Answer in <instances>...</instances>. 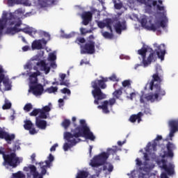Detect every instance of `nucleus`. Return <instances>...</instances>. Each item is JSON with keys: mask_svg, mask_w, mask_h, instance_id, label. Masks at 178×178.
Listing matches in <instances>:
<instances>
[{"mask_svg": "<svg viewBox=\"0 0 178 178\" xmlns=\"http://www.w3.org/2000/svg\"><path fill=\"white\" fill-rule=\"evenodd\" d=\"M10 26H14V27H8L6 31V34H10V35H15L16 33H19L20 29L17 27L22 26V20L19 19L17 16L13 13H3L1 19H0V39L3 33V29L6 26V24Z\"/></svg>", "mask_w": 178, "mask_h": 178, "instance_id": "f257e3e1", "label": "nucleus"}, {"mask_svg": "<svg viewBox=\"0 0 178 178\" xmlns=\"http://www.w3.org/2000/svg\"><path fill=\"white\" fill-rule=\"evenodd\" d=\"M154 47L156 48L154 51L149 54V56L147 58V49L145 47L138 51V55H141L143 58V64L145 67H147L149 65H151L152 62H155L157 58L163 60L165 59V55L166 54V46L165 44H161L158 46V44H154Z\"/></svg>", "mask_w": 178, "mask_h": 178, "instance_id": "f03ea898", "label": "nucleus"}, {"mask_svg": "<svg viewBox=\"0 0 178 178\" xmlns=\"http://www.w3.org/2000/svg\"><path fill=\"white\" fill-rule=\"evenodd\" d=\"M119 151L118 146H114L112 148L107 149V153L105 152H102L97 156H95L90 161V165L93 168L97 176L101 175L102 172V168L99 166L104 165L107 159L109 158L110 155H115V154Z\"/></svg>", "mask_w": 178, "mask_h": 178, "instance_id": "7ed1b4c3", "label": "nucleus"}, {"mask_svg": "<svg viewBox=\"0 0 178 178\" xmlns=\"http://www.w3.org/2000/svg\"><path fill=\"white\" fill-rule=\"evenodd\" d=\"M74 134L72 132H65L64 134V138L67 141V143H64L63 145V149L64 151H68L69 148H72V147H74L76 144L78 143H80L81 141V139H80V136H83V134L80 132V131H78V129H76Z\"/></svg>", "mask_w": 178, "mask_h": 178, "instance_id": "20e7f679", "label": "nucleus"}, {"mask_svg": "<svg viewBox=\"0 0 178 178\" xmlns=\"http://www.w3.org/2000/svg\"><path fill=\"white\" fill-rule=\"evenodd\" d=\"M80 124L81 126L76 127L75 129H72L71 133L74 134L76 133V130L79 131L81 134H82V136L80 137H85L87 140H90V141H95V136H94V134L90 130V127L87 126V124H86L85 120H80Z\"/></svg>", "mask_w": 178, "mask_h": 178, "instance_id": "39448f33", "label": "nucleus"}, {"mask_svg": "<svg viewBox=\"0 0 178 178\" xmlns=\"http://www.w3.org/2000/svg\"><path fill=\"white\" fill-rule=\"evenodd\" d=\"M20 158L17 156L16 153L10 152V153H7L6 156L3 159V166H10L13 168H17L19 165H20Z\"/></svg>", "mask_w": 178, "mask_h": 178, "instance_id": "423d86ee", "label": "nucleus"}, {"mask_svg": "<svg viewBox=\"0 0 178 178\" xmlns=\"http://www.w3.org/2000/svg\"><path fill=\"white\" fill-rule=\"evenodd\" d=\"M147 23H148V20L146 17H143L140 19L142 27H145V29H147V30H149V31H156V30H159L161 27H162V29H165V27H166V22L165 19L155 21L154 23L151 24L150 26L147 25Z\"/></svg>", "mask_w": 178, "mask_h": 178, "instance_id": "0eeeda50", "label": "nucleus"}, {"mask_svg": "<svg viewBox=\"0 0 178 178\" xmlns=\"http://www.w3.org/2000/svg\"><path fill=\"white\" fill-rule=\"evenodd\" d=\"M92 88L94 90H92V95L94 100V104L95 105H99V101H102V99H105L106 98V95L102 92V88L99 87L97 83H91Z\"/></svg>", "mask_w": 178, "mask_h": 178, "instance_id": "6e6552de", "label": "nucleus"}, {"mask_svg": "<svg viewBox=\"0 0 178 178\" xmlns=\"http://www.w3.org/2000/svg\"><path fill=\"white\" fill-rule=\"evenodd\" d=\"M158 165L168 176L175 175V165L173 163H169L168 164V161L161 159L158 161Z\"/></svg>", "mask_w": 178, "mask_h": 178, "instance_id": "1a4fd4ad", "label": "nucleus"}, {"mask_svg": "<svg viewBox=\"0 0 178 178\" xmlns=\"http://www.w3.org/2000/svg\"><path fill=\"white\" fill-rule=\"evenodd\" d=\"M81 54L82 55L86 54L92 55V54H95V42L89 40L83 46L81 44Z\"/></svg>", "mask_w": 178, "mask_h": 178, "instance_id": "9d476101", "label": "nucleus"}, {"mask_svg": "<svg viewBox=\"0 0 178 178\" xmlns=\"http://www.w3.org/2000/svg\"><path fill=\"white\" fill-rule=\"evenodd\" d=\"M16 135L15 134H9L8 131L1 129L0 127V140H5L6 143L10 145L13 141H15Z\"/></svg>", "mask_w": 178, "mask_h": 178, "instance_id": "9b49d317", "label": "nucleus"}, {"mask_svg": "<svg viewBox=\"0 0 178 178\" xmlns=\"http://www.w3.org/2000/svg\"><path fill=\"white\" fill-rule=\"evenodd\" d=\"M47 159L48 160L44 161V162L41 161L39 163L40 169H42V175H47V169H48V168H51V163L54 162L55 158L52 154H49Z\"/></svg>", "mask_w": 178, "mask_h": 178, "instance_id": "f8f14e48", "label": "nucleus"}, {"mask_svg": "<svg viewBox=\"0 0 178 178\" xmlns=\"http://www.w3.org/2000/svg\"><path fill=\"white\" fill-rule=\"evenodd\" d=\"M162 81H163V76L159 72L156 71V72L152 75V79L149 83V90L152 91L154 87H155V84H159L161 86Z\"/></svg>", "mask_w": 178, "mask_h": 178, "instance_id": "ddd939ff", "label": "nucleus"}, {"mask_svg": "<svg viewBox=\"0 0 178 178\" xmlns=\"http://www.w3.org/2000/svg\"><path fill=\"white\" fill-rule=\"evenodd\" d=\"M29 92H32L35 97H40L42 95L44 92V86L41 83H37L36 85H29Z\"/></svg>", "mask_w": 178, "mask_h": 178, "instance_id": "4468645a", "label": "nucleus"}, {"mask_svg": "<svg viewBox=\"0 0 178 178\" xmlns=\"http://www.w3.org/2000/svg\"><path fill=\"white\" fill-rule=\"evenodd\" d=\"M116 104V99L111 98L108 101L105 100L102 106H98L99 109H102L103 113H109V109L108 108V105L111 106V108Z\"/></svg>", "mask_w": 178, "mask_h": 178, "instance_id": "2eb2a0df", "label": "nucleus"}, {"mask_svg": "<svg viewBox=\"0 0 178 178\" xmlns=\"http://www.w3.org/2000/svg\"><path fill=\"white\" fill-rule=\"evenodd\" d=\"M168 126L170 127L169 137L172 141V138L175 136V133L178 131V119L177 120H170L168 122Z\"/></svg>", "mask_w": 178, "mask_h": 178, "instance_id": "dca6fc26", "label": "nucleus"}, {"mask_svg": "<svg viewBox=\"0 0 178 178\" xmlns=\"http://www.w3.org/2000/svg\"><path fill=\"white\" fill-rule=\"evenodd\" d=\"M161 140H162V136L158 135L154 140L152 144L151 142L148 143L146 147V152H149V151H156V147H158L157 141H161Z\"/></svg>", "mask_w": 178, "mask_h": 178, "instance_id": "f3484780", "label": "nucleus"}, {"mask_svg": "<svg viewBox=\"0 0 178 178\" xmlns=\"http://www.w3.org/2000/svg\"><path fill=\"white\" fill-rule=\"evenodd\" d=\"M51 108L52 104L49 103L47 106H44L40 108V114L39 115L40 119H48V116H49V112H51Z\"/></svg>", "mask_w": 178, "mask_h": 178, "instance_id": "a211bd4d", "label": "nucleus"}, {"mask_svg": "<svg viewBox=\"0 0 178 178\" xmlns=\"http://www.w3.org/2000/svg\"><path fill=\"white\" fill-rule=\"evenodd\" d=\"M3 84L5 87L4 91H10L12 90V83L9 79L5 77V74H0V84Z\"/></svg>", "mask_w": 178, "mask_h": 178, "instance_id": "6ab92c4d", "label": "nucleus"}, {"mask_svg": "<svg viewBox=\"0 0 178 178\" xmlns=\"http://www.w3.org/2000/svg\"><path fill=\"white\" fill-rule=\"evenodd\" d=\"M167 152L165 153V156L168 158H173L175 156V154L173 151L176 149V145L171 142H168L166 145Z\"/></svg>", "mask_w": 178, "mask_h": 178, "instance_id": "aec40b11", "label": "nucleus"}, {"mask_svg": "<svg viewBox=\"0 0 178 178\" xmlns=\"http://www.w3.org/2000/svg\"><path fill=\"white\" fill-rule=\"evenodd\" d=\"M81 18L83 19L82 24L83 26H88L90 22L92 20V13L90 11L83 12L81 15Z\"/></svg>", "mask_w": 178, "mask_h": 178, "instance_id": "412c9836", "label": "nucleus"}, {"mask_svg": "<svg viewBox=\"0 0 178 178\" xmlns=\"http://www.w3.org/2000/svg\"><path fill=\"white\" fill-rule=\"evenodd\" d=\"M156 3H158L156 1L147 0V2L144 4L145 13L151 15L152 13V6H156Z\"/></svg>", "mask_w": 178, "mask_h": 178, "instance_id": "4be33fe9", "label": "nucleus"}, {"mask_svg": "<svg viewBox=\"0 0 178 178\" xmlns=\"http://www.w3.org/2000/svg\"><path fill=\"white\" fill-rule=\"evenodd\" d=\"M41 74V72H33L29 76V86H35L38 84V76Z\"/></svg>", "mask_w": 178, "mask_h": 178, "instance_id": "5701e85b", "label": "nucleus"}, {"mask_svg": "<svg viewBox=\"0 0 178 178\" xmlns=\"http://www.w3.org/2000/svg\"><path fill=\"white\" fill-rule=\"evenodd\" d=\"M37 66L40 67V70L44 71L45 74H48L51 72V67L47 65V63L44 60H40L37 63Z\"/></svg>", "mask_w": 178, "mask_h": 178, "instance_id": "b1692460", "label": "nucleus"}, {"mask_svg": "<svg viewBox=\"0 0 178 178\" xmlns=\"http://www.w3.org/2000/svg\"><path fill=\"white\" fill-rule=\"evenodd\" d=\"M29 169L31 170V173L33 175V178H44L42 176H45V175H42V169H41L40 174L37 171V168L35 165H31L29 166Z\"/></svg>", "mask_w": 178, "mask_h": 178, "instance_id": "393cba45", "label": "nucleus"}, {"mask_svg": "<svg viewBox=\"0 0 178 178\" xmlns=\"http://www.w3.org/2000/svg\"><path fill=\"white\" fill-rule=\"evenodd\" d=\"M115 29L118 34H122V31L126 30V21L117 22L115 25Z\"/></svg>", "mask_w": 178, "mask_h": 178, "instance_id": "a878e982", "label": "nucleus"}, {"mask_svg": "<svg viewBox=\"0 0 178 178\" xmlns=\"http://www.w3.org/2000/svg\"><path fill=\"white\" fill-rule=\"evenodd\" d=\"M106 81H108V78L102 77V79H96L92 81V83H97V85L99 86L102 90H105V88H106V83H105Z\"/></svg>", "mask_w": 178, "mask_h": 178, "instance_id": "bb28decb", "label": "nucleus"}, {"mask_svg": "<svg viewBox=\"0 0 178 178\" xmlns=\"http://www.w3.org/2000/svg\"><path fill=\"white\" fill-rule=\"evenodd\" d=\"M153 88H154L155 90V94H158V98H159V95L161 97L166 95V92L165 91V90L161 88L160 84H155Z\"/></svg>", "mask_w": 178, "mask_h": 178, "instance_id": "cd10ccee", "label": "nucleus"}, {"mask_svg": "<svg viewBox=\"0 0 178 178\" xmlns=\"http://www.w3.org/2000/svg\"><path fill=\"white\" fill-rule=\"evenodd\" d=\"M35 125L38 127V129L45 130L47 129V121L40 120L38 118H36Z\"/></svg>", "mask_w": 178, "mask_h": 178, "instance_id": "c85d7f7f", "label": "nucleus"}, {"mask_svg": "<svg viewBox=\"0 0 178 178\" xmlns=\"http://www.w3.org/2000/svg\"><path fill=\"white\" fill-rule=\"evenodd\" d=\"M56 0H40V5L42 8H47L49 5H54Z\"/></svg>", "mask_w": 178, "mask_h": 178, "instance_id": "c756f323", "label": "nucleus"}, {"mask_svg": "<svg viewBox=\"0 0 178 178\" xmlns=\"http://www.w3.org/2000/svg\"><path fill=\"white\" fill-rule=\"evenodd\" d=\"M145 99L150 101V102H155V99H158V93H149L145 96Z\"/></svg>", "mask_w": 178, "mask_h": 178, "instance_id": "7c9ffc66", "label": "nucleus"}, {"mask_svg": "<svg viewBox=\"0 0 178 178\" xmlns=\"http://www.w3.org/2000/svg\"><path fill=\"white\" fill-rule=\"evenodd\" d=\"M143 115V114L141 112H139L137 115H131L129 120L131 122V123H135L136 120H138V123H140Z\"/></svg>", "mask_w": 178, "mask_h": 178, "instance_id": "2f4dec72", "label": "nucleus"}, {"mask_svg": "<svg viewBox=\"0 0 178 178\" xmlns=\"http://www.w3.org/2000/svg\"><path fill=\"white\" fill-rule=\"evenodd\" d=\"M19 148L20 144H19V143H15L13 145V149L10 147L6 149V153L10 154V152H15V154H16V151L19 150Z\"/></svg>", "mask_w": 178, "mask_h": 178, "instance_id": "473e14b6", "label": "nucleus"}, {"mask_svg": "<svg viewBox=\"0 0 178 178\" xmlns=\"http://www.w3.org/2000/svg\"><path fill=\"white\" fill-rule=\"evenodd\" d=\"M32 49H42L41 40H34L32 43Z\"/></svg>", "mask_w": 178, "mask_h": 178, "instance_id": "72a5a7b5", "label": "nucleus"}, {"mask_svg": "<svg viewBox=\"0 0 178 178\" xmlns=\"http://www.w3.org/2000/svg\"><path fill=\"white\" fill-rule=\"evenodd\" d=\"M122 94H123V87H120L118 90H115L113 92V96L115 99H119Z\"/></svg>", "mask_w": 178, "mask_h": 178, "instance_id": "f704fd0d", "label": "nucleus"}, {"mask_svg": "<svg viewBox=\"0 0 178 178\" xmlns=\"http://www.w3.org/2000/svg\"><path fill=\"white\" fill-rule=\"evenodd\" d=\"M24 128L25 129V130H30L31 129V127H34V124H33V122H31L30 120H26L24 121Z\"/></svg>", "mask_w": 178, "mask_h": 178, "instance_id": "c9c22d12", "label": "nucleus"}, {"mask_svg": "<svg viewBox=\"0 0 178 178\" xmlns=\"http://www.w3.org/2000/svg\"><path fill=\"white\" fill-rule=\"evenodd\" d=\"M19 30L20 31H23V33H25V34H29V35H33V34H35V33H37L36 30H34L33 29H29V28H25Z\"/></svg>", "mask_w": 178, "mask_h": 178, "instance_id": "e433bc0d", "label": "nucleus"}, {"mask_svg": "<svg viewBox=\"0 0 178 178\" xmlns=\"http://www.w3.org/2000/svg\"><path fill=\"white\" fill-rule=\"evenodd\" d=\"M108 170L109 173H112L113 172V165L111 163H107L106 165L103 166V169L102 168V170Z\"/></svg>", "mask_w": 178, "mask_h": 178, "instance_id": "4c0bfd02", "label": "nucleus"}, {"mask_svg": "<svg viewBox=\"0 0 178 178\" xmlns=\"http://www.w3.org/2000/svg\"><path fill=\"white\" fill-rule=\"evenodd\" d=\"M106 27L112 33V24H113V21L111 18H108L105 21Z\"/></svg>", "mask_w": 178, "mask_h": 178, "instance_id": "58836bf2", "label": "nucleus"}, {"mask_svg": "<svg viewBox=\"0 0 178 178\" xmlns=\"http://www.w3.org/2000/svg\"><path fill=\"white\" fill-rule=\"evenodd\" d=\"M88 175H89L88 172L81 170L77 174L76 178H87L88 177Z\"/></svg>", "mask_w": 178, "mask_h": 178, "instance_id": "ea45409f", "label": "nucleus"}, {"mask_svg": "<svg viewBox=\"0 0 178 178\" xmlns=\"http://www.w3.org/2000/svg\"><path fill=\"white\" fill-rule=\"evenodd\" d=\"M46 92H49V94H52V93H55V92H58V87L55 86H51L49 88H47L46 89Z\"/></svg>", "mask_w": 178, "mask_h": 178, "instance_id": "a19ab883", "label": "nucleus"}, {"mask_svg": "<svg viewBox=\"0 0 178 178\" xmlns=\"http://www.w3.org/2000/svg\"><path fill=\"white\" fill-rule=\"evenodd\" d=\"M38 114L41 115V108H34L31 113L30 116H37Z\"/></svg>", "mask_w": 178, "mask_h": 178, "instance_id": "79ce46f5", "label": "nucleus"}, {"mask_svg": "<svg viewBox=\"0 0 178 178\" xmlns=\"http://www.w3.org/2000/svg\"><path fill=\"white\" fill-rule=\"evenodd\" d=\"M62 126L64 129H68L70 126V120L65 119L62 122Z\"/></svg>", "mask_w": 178, "mask_h": 178, "instance_id": "37998d69", "label": "nucleus"}, {"mask_svg": "<svg viewBox=\"0 0 178 178\" xmlns=\"http://www.w3.org/2000/svg\"><path fill=\"white\" fill-rule=\"evenodd\" d=\"M31 109H33V104H31V103L26 104L24 107V111H25L26 112H30Z\"/></svg>", "mask_w": 178, "mask_h": 178, "instance_id": "c03bdc74", "label": "nucleus"}, {"mask_svg": "<svg viewBox=\"0 0 178 178\" xmlns=\"http://www.w3.org/2000/svg\"><path fill=\"white\" fill-rule=\"evenodd\" d=\"M12 108V103L8 102L6 101V103L3 105L2 109L6 110V109H10Z\"/></svg>", "mask_w": 178, "mask_h": 178, "instance_id": "a18cd8bd", "label": "nucleus"}, {"mask_svg": "<svg viewBox=\"0 0 178 178\" xmlns=\"http://www.w3.org/2000/svg\"><path fill=\"white\" fill-rule=\"evenodd\" d=\"M7 154H8V153L6 152V149L5 151V147H0V155H2L3 159H5V157L6 156Z\"/></svg>", "mask_w": 178, "mask_h": 178, "instance_id": "49530a36", "label": "nucleus"}, {"mask_svg": "<svg viewBox=\"0 0 178 178\" xmlns=\"http://www.w3.org/2000/svg\"><path fill=\"white\" fill-rule=\"evenodd\" d=\"M19 0H8V5L9 6H14V5H18Z\"/></svg>", "mask_w": 178, "mask_h": 178, "instance_id": "de8ad7c7", "label": "nucleus"}, {"mask_svg": "<svg viewBox=\"0 0 178 178\" xmlns=\"http://www.w3.org/2000/svg\"><path fill=\"white\" fill-rule=\"evenodd\" d=\"M75 42L80 45V44H84V42H86V39L84 38H77Z\"/></svg>", "mask_w": 178, "mask_h": 178, "instance_id": "09e8293b", "label": "nucleus"}, {"mask_svg": "<svg viewBox=\"0 0 178 178\" xmlns=\"http://www.w3.org/2000/svg\"><path fill=\"white\" fill-rule=\"evenodd\" d=\"M122 87H130V86H131V81L130 80H124L122 81Z\"/></svg>", "mask_w": 178, "mask_h": 178, "instance_id": "8fccbe9b", "label": "nucleus"}, {"mask_svg": "<svg viewBox=\"0 0 178 178\" xmlns=\"http://www.w3.org/2000/svg\"><path fill=\"white\" fill-rule=\"evenodd\" d=\"M49 59L50 62H55V60H56V55L54 53H51L49 56Z\"/></svg>", "mask_w": 178, "mask_h": 178, "instance_id": "3c124183", "label": "nucleus"}, {"mask_svg": "<svg viewBox=\"0 0 178 178\" xmlns=\"http://www.w3.org/2000/svg\"><path fill=\"white\" fill-rule=\"evenodd\" d=\"M60 92H62V94H67V95H70L71 94L70 90L67 88H64L61 89Z\"/></svg>", "mask_w": 178, "mask_h": 178, "instance_id": "603ef678", "label": "nucleus"}, {"mask_svg": "<svg viewBox=\"0 0 178 178\" xmlns=\"http://www.w3.org/2000/svg\"><path fill=\"white\" fill-rule=\"evenodd\" d=\"M104 38H112V33H109L108 31H105L102 33Z\"/></svg>", "mask_w": 178, "mask_h": 178, "instance_id": "864d4df0", "label": "nucleus"}, {"mask_svg": "<svg viewBox=\"0 0 178 178\" xmlns=\"http://www.w3.org/2000/svg\"><path fill=\"white\" fill-rule=\"evenodd\" d=\"M111 81H119V79L116 76V74H113L111 76L108 77Z\"/></svg>", "mask_w": 178, "mask_h": 178, "instance_id": "5fc2aeb1", "label": "nucleus"}, {"mask_svg": "<svg viewBox=\"0 0 178 178\" xmlns=\"http://www.w3.org/2000/svg\"><path fill=\"white\" fill-rule=\"evenodd\" d=\"M97 26H98L99 29H105V27H106L105 22H103L101 21L97 22Z\"/></svg>", "mask_w": 178, "mask_h": 178, "instance_id": "6e6d98bb", "label": "nucleus"}, {"mask_svg": "<svg viewBox=\"0 0 178 178\" xmlns=\"http://www.w3.org/2000/svg\"><path fill=\"white\" fill-rule=\"evenodd\" d=\"M114 7L115 9H122L123 8V3H115L114 4Z\"/></svg>", "mask_w": 178, "mask_h": 178, "instance_id": "4d7b16f0", "label": "nucleus"}, {"mask_svg": "<svg viewBox=\"0 0 178 178\" xmlns=\"http://www.w3.org/2000/svg\"><path fill=\"white\" fill-rule=\"evenodd\" d=\"M60 86H65V87H69L70 86V83L69 82L65 81H60Z\"/></svg>", "mask_w": 178, "mask_h": 178, "instance_id": "13d9d810", "label": "nucleus"}, {"mask_svg": "<svg viewBox=\"0 0 178 178\" xmlns=\"http://www.w3.org/2000/svg\"><path fill=\"white\" fill-rule=\"evenodd\" d=\"M30 134L34 135L37 134V131L34 127H32L31 129H29Z\"/></svg>", "mask_w": 178, "mask_h": 178, "instance_id": "bf43d9fd", "label": "nucleus"}, {"mask_svg": "<svg viewBox=\"0 0 178 178\" xmlns=\"http://www.w3.org/2000/svg\"><path fill=\"white\" fill-rule=\"evenodd\" d=\"M156 6L157 8V10H159L160 12L165 11V7L164 6H161L158 5V4H156Z\"/></svg>", "mask_w": 178, "mask_h": 178, "instance_id": "052dcab7", "label": "nucleus"}, {"mask_svg": "<svg viewBox=\"0 0 178 178\" xmlns=\"http://www.w3.org/2000/svg\"><path fill=\"white\" fill-rule=\"evenodd\" d=\"M136 97V92H131L129 96L127 97L131 101H133V99Z\"/></svg>", "mask_w": 178, "mask_h": 178, "instance_id": "680f3d73", "label": "nucleus"}, {"mask_svg": "<svg viewBox=\"0 0 178 178\" xmlns=\"http://www.w3.org/2000/svg\"><path fill=\"white\" fill-rule=\"evenodd\" d=\"M136 162L137 166H142L143 165V161H141V160H140V159H138V158L136 159Z\"/></svg>", "mask_w": 178, "mask_h": 178, "instance_id": "e2e57ef3", "label": "nucleus"}, {"mask_svg": "<svg viewBox=\"0 0 178 178\" xmlns=\"http://www.w3.org/2000/svg\"><path fill=\"white\" fill-rule=\"evenodd\" d=\"M81 35H86L87 30L86 28H81L80 29Z\"/></svg>", "mask_w": 178, "mask_h": 178, "instance_id": "0e129e2a", "label": "nucleus"}, {"mask_svg": "<svg viewBox=\"0 0 178 178\" xmlns=\"http://www.w3.org/2000/svg\"><path fill=\"white\" fill-rule=\"evenodd\" d=\"M50 66H51V67H52V69H56V67H58V65H56V63L55 61H51Z\"/></svg>", "mask_w": 178, "mask_h": 178, "instance_id": "69168bd1", "label": "nucleus"}, {"mask_svg": "<svg viewBox=\"0 0 178 178\" xmlns=\"http://www.w3.org/2000/svg\"><path fill=\"white\" fill-rule=\"evenodd\" d=\"M144 159L147 162V161H149V156H148V154L144 153Z\"/></svg>", "mask_w": 178, "mask_h": 178, "instance_id": "338daca9", "label": "nucleus"}, {"mask_svg": "<svg viewBox=\"0 0 178 178\" xmlns=\"http://www.w3.org/2000/svg\"><path fill=\"white\" fill-rule=\"evenodd\" d=\"M161 178H169V177H168V174H166V172H162L161 174Z\"/></svg>", "mask_w": 178, "mask_h": 178, "instance_id": "774afa93", "label": "nucleus"}]
</instances>
